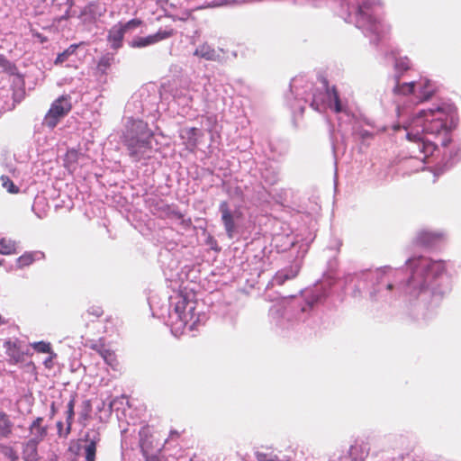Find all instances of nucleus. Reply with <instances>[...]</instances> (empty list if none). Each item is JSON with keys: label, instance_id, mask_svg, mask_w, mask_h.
<instances>
[{"label": "nucleus", "instance_id": "de8ad7c7", "mask_svg": "<svg viewBox=\"0 0 461 461\" xmlns=\"http://www.w3.org/2000/svg\"><path fill=\"white\" fill-rule=\"evenodd\" d=\"M311 106L314 109V110H319L320 109V102L318 101L317 97L314 95L313 96V99H312V102L311 104Z\"/></svg>", "mask_w": 461, "mask_h": 461}, {"label": "nucleus", "instance_id": "3c124183", "mask_svg": "<svg viewBox=\"0 0 461 461\" xmlns=\"http://www.w3.org/2000/svg\"><path fill=\"white\" fill-rule=\"evenodd\" d=\"M57 412L55 402H52L50 405V418H52Z\"/></svg>", "mask_w": 461, "mask_h": 461}, {"label": "nucleus", "instance_id": "09e8293b", "mask_svg": "<svg viewBox=\"0 0 461 461\" xmlns=\"http://www.w3.org/2000/svg\"><path fill=\"white\" fill-rule=\"evenodd\" d=\"M52 358H53V356H50L49 358H47L44 362V365L47 368L50 369L53 366L52 364Z\"/></svg>", "mask_w": 461, "mask_h": 461}, {"label": "nucleus", "instance_id": "dca6fc26", "mask_svg": "<svg viewBox=\"0 0 461 461\" xmlns=\"http://www.w3.org/2000/svg\"><path fill=\"white\" fill-rule=\"evenodd\" d=\"M299 273V269L297 267H286L281 269L276 273L274 276L272 282L276 285H283L285 281L294 279L297 276Z\"/></svg>", "mask_w": 461, "mask_h": 461}, {"label": "nucleus", "instance_id": "4c0bfd02", "mask_svg": "<svg viewBox=\"0 0 461 461\" xmlns=\"http://www.w3.org/2000/svg\"><path fill=\"white\" fill-rule=\"evenodd\" d=\"M32 348L35 351L39 353H50L53 356H56L51 349L50 343L45 341H39L32 344Z\"/></svg>", "mask_w": 461, "mask_h": 461}, {"label": "nucleus", "instance_id": "7ed1b4c3", "mask_svg": "<svg viewBox=\"0 0 461 461\" xmlns=\"http://www.w3.org/2000/svg\"><path fill=\"white\" fill-rule=\"evenodd\" d=\"M411 267L413 268V273L411 277V282H415L418 276L421 280L418 282L420 289L426 285V277H437L445 272L446 266L442 260L433 261L430 258L419 257L410 260Z\"/></svg>", "mask_w": 461, "mask_h": 461}, {"label": "nucleus", "instance_id": "a19ab883", "mask_svg": "<svg viewBox=\"0 0 461 461\" xmlns=\"http://www.w3.org/2000/svg\"><path fill=\"white\" fill-rule=\"evenodd\" d=\"M142 21L140 19H131L125 23H119L118 24L127 32L129 30L140 26Z\"/></svg>", "mask_w": 461, "mask_h": 461}, {"label": "nucleus", "instance_id": "473e14b6", "mask_svg": "<svg viewBox=\"0 0 461 461\" xmlns=\"http://www.w3.org/2000/svg\"><path fill=\"white\" fill-rule=\"evenodd\" d=\"M158 211L161 213V216L169 219H176V217H180V212L168 204L161 205L158 207Z\"/></svg>", "mask_w": 461, "mask_h": 461}, {"label": "nucleus", "instance_id": "c85d7f7f", "mask_svg": "<svg viewBox=\"0 0 461 461\" xmlns=\"http://www.w3.org/2000/svg\"><path fill=\"white\" fill-rule=\"evenodd\" d=\"M199 133V130L197 128L192 127L188 129H185L181 132L182 139H187L188 145L191 147H195L197 143V135Z\"/></svg>", "mask_w": 461, "mask_h": 461}, {"label": "nucleus", "instance_id": "37998d69", "mask_svg": "<svg viewBox=\"0 0 461 461\" xmlns=\"http://www.w3.org/2000/svg\"><path fill=\"white\" fill-rule=\"evenodd\" d=\"M56 426H57V433H58L59 437L65 438H68V436L69 434H66L67 433L66 429H63V422L59 420L57 422Z\"/></svg>", "mask_w": 461, "mask_h": 461}, {"label": "nucleus", "instance_id": "6e6552de", "mask_svg": "<svg viewBox=\"0 0 461 461\" xmlns=\"http://www.w3.org/2000/svg\"><path fill=\"white\" fill-rule=\"evenodd\" d=\"M85 445L83 446L86 461H95L97 445L101 441V434L98 430H88L81 439Z\"/></svg>", "mask_w": 461, "mask_h": 461}, {"label": "nucleus", "instance_id": "79ce46f5", "mask_svg": "<svg viewBox=\"0 0 461 461\" xmlns=\"http://www.w3.org/2000/svg\"><path fill=\"white\" fill-rule=\"evenodd\" d=\"M176 220H177L179 222V225L184 229L187 230L192 226V220L191 218H185V215L180 212V217H176Z\"/></svg>", "mask_w": 461, "mask_h": 461}, {"label": "nucleus", "instance_id": "864d4df0", "mask_svg": "<svg viewBox=\"0 0 461 461\" xmlns=\"http://www.w3.org/2000/svg\"><path fill=\"white\" fill-rule=\"evenodd\" d=\"M427 237H428L429 239H430V238H431V237H430V235H429V234H422V235L420 236V241H421L422 243H425V239H426Z\"/></svg>", "mask_w": 461, "mask_h": 461}, {"label": "nucleus", "instance_id": "f704fd0d", "mask_svg": "<svg viewBox=\"0 0 461 461\" xmlns=\"http://www.w3.org/2000/svg\"><path fill=\"white\" fill-rule=\"evenodd\" d=\"M0 182L2 186L7 190L10 194H18L19 187L11 180V178L7 176H1Z\"/></svg>", "mask_w": 461, "mask_h": 461}, {"label": "nucleus", "instance_id": "39448f33", "mask_svg": "<svg viewBox=\"0 0 461 461\" xmlns=\"http://www.w3.org/2000/svg\"><path fill=\"white\" fill-rule=\"evenodd\" d=\"M71 98L69 95H61L50 105L44 117V123L50 129L57 126L59 121L65 117L72 109Z\"/></svg>", "mask_w": 461, "mask_h": 461}, {"label": "nucleus", "instance_id": "9b49d317", "mask_svg": "<svg viewBox=\"0 0 461 461\" xmlns=\"http://www.w3.org/2000/svg\"><path fill=\"white\" fill-rule=\"evenodd\" d=\"M372 2L366 1L362 3L357 7V15L359 16V21H361L363 23L368 24L371 29L376 30L380 22L377 18L372 15Z\"/></svg>", "mask_w": 461, "mask_h": 461}, {"label": "nucleus", "instance_id": "49530a36", "mask_svg": "<svg viewBox=\"0 0 461 461\" xmlns=\"http://www.w3.org/2000/svg\"><path fill=\"white\" fill-rule=\"evenodd\" d=\"M180 436H181V432H179V431H177L176 429H172L169 432V438L170 439L178 438Z\"/></svg>", "mask_w": 461, "mask_h": 461}, {"label": "nucleus", "instance_id": "c756f323", "mask_svg": "<svg viewBox=\"0 0 461 461\" xmlns=\"http://www.w3.org/2000/svg\"><path fill=\"white\" fill-rule=\"evenodd\" d=\"M411 67V60L407 57H401L395 59L394 68L397 71L396 76H402V74L408 71Z\"/></svg>", "mask_w": 461, "mask_h": 461}, {"label": "nucleus", "instance_id": "8fccbe9b", "mask_svg": "<svg viewBox=\"0 0 461 461\" xmlns=\"http://www.w3.org/2000/svg\"><path fill=\"white\" fill-rule=\"evenodd\" d=\"M47 461H59V456L57 454L55 453H51L49 457H48V460Z\"/></svg>", "mask_w": 461, "mask_h": 461}, {"label": "nucleus", "instance_id": "603ef678", "mask_svg": "<svg viewBox=\"0 0 461 461\" xmlns=\"http://www.w3.org/2000/svg\"><path fill=\"white\" fill-rule=\"evenodd\" d=\"M23 95H24V92L22 91L21 94H20L19 98H16V94H14V101L15 102H21V99L23 97Z\"/></svg>", "mask_w": 461, "mask_h": 461}, {"label": "nucleus", "instance_id": "f03ea898", "mask_svg": "<svg viewBox=\"0 0 461 461\" xmlns=\"http://www.w3.org/2000/svg\"><path fill=\"white\" fill-rule=\"evenodd\" d=\"M132 126L137 133L127 137L125 140L131 158L135 161L149 158L152 149V131L149 129L148 124L142 121L135 122Z\"/></svg>", "mask_w": 461, "mask_h": 461}, {"label": "nucleus", "instance_id": "f257e3e1", "mask_svg": "<svg viewBox=\"0 0 461 461\" xmlns=\"http://www.w3.org/2000/svg\"><path fill=\"white\" fill-rule=\"evenodd\" d=\"M454 113L453 106L441 104L436 108L420 111L413 120L416 126H420L426 134L441 137L440 143L447 147L451 141L447 128V120Z\"/></svg>", "mask_w": 461, "mask_h": 461}, {"label": "nucleus", "instance_id": "f3484780", "mask_svg": "<svg viewBox=\"0 0 461 461\" xmlns=\"http://www.w3.org/2000/svg\"><path fill=\"white\" fill-rule=\"evenodd\" d=\"M140 447L141 448L143 456L149 454L152 449V434L149 426H144L140 429Z\"/></svg>", "mask_w": 461, "mask_h": 461}, {"label": "nucleus", "instance_id": "6e6d98bb", "mask_svg": "<svg viewBox=\"0 0 461 461\" xmlns=\"http://www.w3.org/2000/svg\"><path fill=\"white\" fill-rule=\"evenodd\" d=\"M4 323V320L2 318V316L0 315V325H2Z\"/></svg>", "mask_w": 461, "mask_h": 461}, {"label": "nucleus", "instance_id": "412c9836", "mask_svg": "<svg viewBox=\"0 0 461 461\" xmlns=\"http://www.w3.org/2000/svg\"><path fill=\"white\" fill-rule=\"evenodd\" d=\"M401 76H395V86L393 87V93L395 95H408L414 92L415 83H401Z\"/></svg>", "mask_w": 461, "mask_h": 461}, {"label": "nucleus", "instance_id": "2f4dec72", "mask_svg": "<svg viewBox=\"0 0 461 461\" xmlns=\"http://www.w3.org/2000/svg\"><path fill=\"white\" fill-rule=\"evenodd\" d=\"M36 252H25L17 258V266L20 268L29 267L35 261Z\"/></svg>", "mask_w": 461, "mask_h": 461}, {"label": "nucleus", "instance_id": "393cba45", "mask_svg": "<svg viewBox=\"0 0 461 461\" xmlns=\"http://www.w3.org/2000/svg\"><path fill=\"white\" fill-rule=\"evenodd\" d=\"M0 68L4 72L11 76H20L18 68L10 61L4 54L0 53Z\"/></svg>", "mask_w": 461, "mask_h": 461}, {"label": "nucleus", "instance_id": "e433bc0d", "mask_svg": "<svg viewBox=\"0 0 461 461\" xmlns=\"http://www.w3.org/2000/svg\"><path fill=\"white\" fill-rule=\"evenodd\" d=\"M77 49V44L70 45L67 50H65L63 52L59 53L58 57L56 58L55 64L63 63L68 59V58L75 53L76 50Z\"/></svg>", "mask_w": 461, "mask_h": 461}, {"label": "nucleus", "instance_id": "bb28decb", "mask_svg": "<svg viewBox=\"0 0 461 461\" xmlns=\"http://www.w3.org/2000/svg\"><path fill=\"white\" fill-rule=\"evenodd\" d=\"M17 245L14 240L3 238L0 240V254L12 255L16 253Z\"/></svg>", "mask_w": 461, "mask_h": 461}, {"label": "nucleus", "instance_id": "5701e85b", "mask_svg": "<svg viewBox=\"0 0 461 461\" xmlns=\"http://www.w3.org/2000/svg\"><path fill=\"white\" fill-rule=\"evenodd\" d=\"M104 314V310L101 305L93 304L88 307L86 312L82 315L86 326H88L90 321L95 319L100 318Z\"/></svg>", "mask_w": 461, "mask_h": 461}, {"label": "nucleus", "instance_id": "b1692460", "mask_svg": "<svg viewBox=\"0 0 461 461\" xmlns=\"http://www.w3.org/2000/svg\"><path fill=\"white\" fill-rule=\"evenodd\" d=\"M195 56L205 59L207 60H213L217 58V54L213 49L208 44L204 43L200 45L194 53Z\"/></svg>", "mask_w": 461, "mask_h": 461}, {"label": "nucleus", "instance_id": "ea45409f", "mask_svg": "<svg viewBox=\"0 0 461 461\" xmlns=\"http://www.w3.org/2000/svg\"><path fill=\"white\" fill-rule=\"evenodd\" d=\"M222 212V220L224 221L225 228L228 233L230 232V213L228 210V204L223 203L221 206Z\"/></svg>", "mask_w": 461, "mask_h": 461}, {"label": "nucleus", "instance_id": "a878e982", "mask_svg": "<svg viewBox=\"0 0 461 461\" xmlns=\"http://www.w3.org/2000/svg\"><path fill=\"white\" fill-rule=\"evenodd\" d=\"M75 404H76L75 397H72L69 400V402H68V404H67V411H66V415H67V418H66V423H67L66 432L67 433L66 434H70L71 429H72V424H73L74 416H75V411H74Z\"/></svg>", "mask_w": 461, "mask_h": 461}, {"label": "nucleus", "instance_id": "a18cd8bd", "mask_svg": "<svg viewBox=\"0 0 461 461\" xmlns=\"http://www.w3.org/2000/svg\"><path fill=\"white\" fill-rule=\"evenodd\" d=\"M146 461H162V459L158 455H145Z\"/></svg>", "mask_w": 461, "mask_h": 461}, {"label": "nucleus", "instance_id": "7c9ffc66", "mask_svg": "<svg viewBox=\"0 0 461 461\" xmlns=\"http://www.w3.org/2000/svg\"><path fill=\"white\" fill-rule=\"evenodd\" d=\"M104 333L114 334L118 332L119 319L113 316H108L104 320Z\"/></svg>", "mask_w": 461, "mask_h": 461}, {"label": "nucleus", "instance_id": "9d476101", "mask_svg": "<svg viewBox=\"0 0 461 461\" xmlns=\"http://www.w3.org/2000/svg\"><path fill=\"white\" fill-rule=\"evenodd\" d=\"M320 81L321 82L327 97H328V105L330 107L335 113H340L342 111V104L339 98V92L336 88V86H330L329 81L326 77H321L320 78Z\"/></svg>", "mask_w": 461, "mask_h": 461}, {"label": "nucleus", "instance_id": "c03bdc74", "mask_svg": "<svg viewBox=\"0 0 461 461\" xmlns=\"http://www.w3.org/2000/svg\"><path fill=\"white\" fill-rule=\"evenodd\" d=\"M89 347L93 350L96 351L100 356H101L102 350H105L104 345L101 344V343L100 344L99 343H94V344H91Z\"/></svg>", "mask_w": 461, "mask_h": 461}, {"label": "nucleus", "instance_id": "c9c22d12", "mask_svg": "<svg viewBox=\"0 0 461 461\" xmlns=\"http://www.w3.org/2000/svg\"><path fill=\"white\" fill-rule=\"evenodd\" d=\"M0 452L10 461H18L19 456L14 447L7 445H0Z\"/></svg>", "mask_w": 461, "mask_h": 461}, {"label": "nucleus", "instance_id": "f8f14e48", "mask_svg": "<svg viewBox=\"0 0 461 461\" xmlns=\"http://www.w3.org/2000/svg\"><path fill=\"white\" fill-rule=\"evenodd\" d=\"M29 431L32 435L30 439L41 443L48 436V426L44 425V419L37 417L29 426Z\"/></svg>", "mask_w": 461, "mask_h": 461}, {"label": "nucleus", "instance_id": "4be33fe9", "mask_svg": "<svg viewBox=\"0 0 461 461\" xmlns=\"http://www.w3.org/2000/svg\"><path fill=\"white\" fill-rule=\"evenodd\" d=\"M80 153L75 149H68L64 157V167L73 172L77 166Z\"/></svg>", "mask_w": 461, "mask_h": 461}, {"label": "nucleus", "instance_id": "5fc2aeb1", "mask_svg": "<svg viewBox=\"0 0 461 461\" xmlns=\"http://www.w3.org/2000/svg\"><path fill=\"white\" fill-rule=\"evenodd\" d=\"M393 285H392V284H389V285H387V289H388V290H392V289H393Z\"/></svg>", "mask_w": 461, "mask_h": 461}, {"label": "nucleus", "instance_id": "58836bf2", "mask_svg": "<svg viewBox=\"0 0 461 461\" xmlns=\"http://www.w3.org/2000/svg\"><path fill=\"white\" fill-rule=\"evenodd\" d=\"M256 457L258 461H275L276 459V456L274 452L268 449H266L265 451L258 450L256 452Z\"/></svg>", "mask_w": 461, "mask_h": 461}, {"label": "nucleus", "instance_id": "aec40b11", "mask_svg": "<svg viewBox=\"0 0 461 461\" xmlns=\"http://www.w3.org/2000/svg\"><path fill=\"white\" fill-rule=\"evenodd\" d=\"M436 93V87L429 79H424L420 82V99L421 102L428 101Z\"/></svg>", "mask_w": 461, "mask_h": 461}, {"label": "nucleus", "instance_id": "4468645a", "mask_svg": "<svg viewBox=\"0 0 461 461\" xmlns=\"http://www.w3.org/2000/svg\"><path fill=\"white\" fill-rule=\"evenodd\" d=\"M40 443L36 440L28 439L22 445V457L23 461H40L38 447Z\"/></svg>", "mask_w": 461, "mask_h": 461}, {"label": "nucleus", "instance_id": "6ab92c4d", "mask_svg": "<svg viewBox=\"0 0 461 461\" xmlns=\"http://www.w3.org/2000/svg\"><path fill=\"white\" fill-rule=\"evenodd\" d=\"M14 424L9 416L0 410V438H8L13 434Z\"/></svg>", "mask_w": 461, "mask_h": 461}, {"label": "nucleus", "instance_id": "0eeeda50", "mask_svg": "<svg viewBox=\"0 0 461 461\" xmlns=\"http://www.w3.org/2000/svg\"><path fill=\"white\" fill-rule=\"evenodd\" d=\"M176 34L173 28L166 30H158L156 33L148 35L146 37H135L129 45L134 49L145 48L147 46L156 44L161 41L167 40Z\"/></svg>", "mask_w": 461, "mask_h": 461}, {"label": "nucleus", "instance_id": "423d86ee", "mask_svg": "<svg viewBox=\"0 0 461 461\" xmlns=\"http://www.w3.org/2000/svg\"><path fill=\"white\" fill-rule=\"evenodd\" d=\"M407 138L410 141L417 145L418 149L423 154L421 158H411L408 162L418 163L421 167L424 160L432 156L437 150L438 145L435 141L429 140L426 137L421 136L420 133H407Z\"/></svg>", "mask_w": 461, "mask_h": 461}, {"label": "nucleus", "instance_id": "1a4fd4ad", "mask_svg": "<svg viewBox=\"0 0 461 461\" xmlns=\"http://www.w3.org/2000/svg\"><path fill=\"white\" fill-rule=\"evenodd\" d=\"M106 12V9L97 1L86 5L80 12V17L85 23H95Z\"/></svg>", "mask_w": 461, "mask_h": 461}, {"label": "nucleus", "instance_id": "72a5a7b5", "mask_svg": "<svg viewBox=\"0 0 461 461\" xmlns=\"http://www.w3.org/2000/svg\"><path fill=\"white\" fill-rule=\"evenodd\" d=\"M114 60V58L111 54H105L102 56L98 61L97 68L102 73H105V71L111 67Z\"/></svg>", "mask_w": 461, "mask_h": 461}, {"label": "nucleus", "instance_id": "a211bd4d", "mask_svg": "<svg viewBox=\"0 0 461 461\" xmlns=\"http://www.w3.org/2000/svg\"><path fill=\"white\" fill-rule=\"evenodd\" d=\"M369 454V448L364 443L356 442L349 448L348 455L352 461H365Z\"/></svg>", "mask_w": 461, "mask_h": 461}, {"label": "nucleus", "instance_id": "2eb2a0df", "mask_svg": "<svg viewBox=\"0 0 461 461\" xmlns=\"http://www.w3.org/2000/svg\"><path fill=\"white\" fill-rule=\"evenodd\" d=\"M126 32L118 23L113 25L108 32L107 41L113 50H119L122 46Z\"/></svg>", "mask_w": 461, "mask_h": 461}, {"label": "nucleus", "instance_id": "cd10ccee", "mask_svg": "<svg viewBox=\"0 0 461 461\" xmlns=\"http://www.w3.org/2000/svg\"><path fill=\"white\" fill-rule=\"evenodd\" d=\"M101 357L104 360V362L109 365L113 370H117L119 367V361L115 353L110 349L105 348V350H102Z\"/></svg>", "mask_w": 461, "mask_h": 461}, {"label": "nucleus", "instance_id": "ddd939ff", "mask_svg": "<svg viewBox=\"0 0 461 461\" xmlns=\"http://www.w3.org/2000/svg\"><path fill=\"white\" fill-rule=\"evenodd\" d=\"M5 354L8 357V362L15 365L24 361V352L17 341L7 340L5 342Z\"/></svg>", "mask_w": 461, "mask_h": 461}, {"label": "nucleus", "instance_id": "20e7f679", "mask_svg": "<svg viewBox=\"0 0 461 461\" xmlns=\"http://www.w3.org/2000/svg\"><path fill=\"white\" fill-rule=\"evenodd\" d=\"M174 312L178 319L186 325L190 321H196V302L189 300L188 296L180 292L173 298Z\"/></svg>", "mask_w": 461, "mask_h": 461}]
</instances>
